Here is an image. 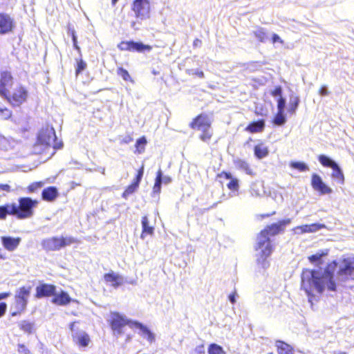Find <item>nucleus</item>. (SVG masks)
I'll return each instance as SVG.
<instances>
[{
	"label": "nucleus",
	"instance_id": "680f3d73",
	"mask_svg": "<svg viewBox=\"0 0 354 354\" xmlns=\"http://www.w3.org/2000/svg\"><path fill=\"white\" fill-rule=\"evenodd\" d=\"M276 200H277V203H281V202H282V201H283V197H282V196H281V195H279L278 196H277V199H276Z\"/></svg>",
	"mask_w": 354,
	"mask_h": 354
},
{
	"label": "nucleus",
	"instance_id": "cd10ccee",
	"mask_svg": "<svg viewBox=\"0 0 354 354\" xmlns=\"http://www.w3.org/2000/svg\"><path fill=\"white\" fill-rule=\"evenodd\" d=\"M76 64H75V75L78 76L81 73H82L87 67L86 62L83 60L82 56H80L79 58L76 59Z\"/></svg>",
	"mask_w": 354,
	"mask_h": 354
},
{
	"label": "nucleus",
	"instance_id": "423d86ee",
	"mask_svg": "<svg viewBox=\"0 0 354 354\" xmlns=\"http://www.w3.org/2000/svg\"><path fill=\"white\" fill-rule=\"evenodd\" d=\"M274 250V244L270 237L259 236L257 239V262L262 268L266 269L270 266L268 258Z\"/></svg>",
	"mask_w": 354,
	"mask_h": 354
},
{
	"label": "nucleus",
	"instance_id": "e433bc0d",
	"mask_svg": "<svg viewBox=\"0 0 354 354\" xmlns=\"http://www.w3.org/2000/svg\"><path fill=\"white\" fill-rule=\"evenodd\" d=\"M272 122L276 125H283L286 122V119L283 115V112L277 111V113L275 114L273 118Z\"/></svg>",
	"mask_w": 354,
	"mask_h": 354
},
{
	"label": "nucleus",
	"instance_id": "5fc2aeb1",
	"mask_svg": "<svg viewBox=\"0 0 354 354\" xmlns=\"http://www.w3.org/2000/svg\"><path fill=\"white\" fill-rule=\"evenodd\" d=\"M201 44H202L201 40L198 39V38H196L193 41V46L194 47H198V46H200L201 45Z\"/></svg>",
	"mask_w": 354,
	"mask_h": 354
},
{
	"label": "nucleus",
	"instance_id": "0e129e2a",
	"mask_svg": "<svg viewBox=\"0 0 354 354\" xmlns=\"http://www.w3.org/2000/svg\"><path fill=\"white\" fill-rule=\"evenodd\" d=\"M261 34L263 35H259V37H266V33L263 32V31H259V35Z\"/></svg>",
	"mask_w": 354,
	"mask_h": 354
},
{
	"label": "nucleus",
	"instance_id": "0eeeda50",
	"mask_svg": "<svg viewBox=\"0 0 354 354\" xmlns=\"http://www.w3.org/2000/svg\"><path fill=\"white\" fill-rule=\"evenodd\" d=\"M109 322L113 330V335L118 337L124 333L123 328L128 325L130 328H134L133 324L136 321L127 319L124 315L118 312H111Z\"/></svg>",
	"mask_w": 354,
	"mask_h": 354
},
{
	"label": "nucleus",
	"instance_id": "09e8293b",
	"mask_svg": "<svg viewBox=\"0 0 354 354\" xmlns=\"http://www.w3.org/2000/svg\"><path fill=\"white\" fill-rule=\"evenodd\" d=\"M272 42L273 44L277 43V42L280 43V44H283V41L277 34H273L272 35Z\"/></svg>",
	"mask_w": 354,
	"mask_h": 354
},
{
	"label": "nucleus",
	"instance_id": "338daca9",
	"mask_svg": "<svg viewBox=\"0 0 354 354\" xmlns=\"http://www.w3.org/2000/svg\"><path fill=\"white\" fill-rule=\"evenodd\" d=\"M118 0H111V4L113 6H115Z\"/></svg>",
	"mask_w": 354,
	"mask_h": 354
},
{
	"label": "nucleus",
	"instance_id": "c85d7f7f",
	"mask_svg": "<svg viewBox=\"0 0 354 354\" xmlns=\"http://www.w3.org/2000/svg\"><path fill=\"white\" fill-rule=\"evenodd\" d=\"M147 141L145 136H142L136 140L135 144L136 152L138 153H142L145 150Z\"/></svg>",
	"mask_w": 354,
	"mask_h": 354
},
{
	"label": "nucleus",
	"instance_id": "b1692460",
	"mask_svg": "<svg viewBox=\"0 0 354 354\" xmlns=\"http://www.w3.org/2000/svg\"><path fill=\"white\" fill-rule=\"evenodd\" d=\"M265 127V122L263 120L252 122L246 128V130L251 133H259L263 131Z\"/></svg>",
	"mask_w": 354,
	"mask_h": 354
},
{
	"label": "nucleus",
	"instance_id": "412c9836",
	"mask_svg": "<svg viewBox=\"0 0 354 354\" xmlns=\"http://www.w3.org/2000/svg\"><path fill=\"white\" fill-rule=\"evenodd\" d=\"M57 196L58 191L55 187H48L44 189L41 193L42 199L48 202L55 201Z\"/></svg>",
	"mask_w": 354,
	"mask_h": 354
},
{
	"label": "nucleus",
	"instance_id": "f704fd0d",
	"mask_svg": "<svg viewBox=\"0 0 354 354\" xmlns=\"http://www.w3.org/2000/svg\"><path fill=\"white\" fill-rule=\"evenodd\" d=\"M60 240L62 248L68 245H71V244L73 243H80V241L77 239L72 236H61Z\"/></svg>",
	"mask_w": 354,
	"mask_h": 354
},
{
	"label": "nucleus",
	"instance_id": "a19ab883",
	"mask_svg": "<svg viewBox=\"0 0 354 354\" xmlns=\"http://www.w3.org/2000/svg\"><path fill=\"white\" fill-rule=\"evenodd\" d=\"M290 167L299 171H305L308 170V167L306 163L303 162H290Z\"/></svg>",
	"mask_w": 354,
	"mask_h": 354
},
{
	"label": "nucleus",
	"instance_id": "49530a36",
	"mask_svg": "<svg viewBox=\"0 0 354 354\" xmlns=\"http://www.w3.org/2000/svg\"><path fill=\"white\" fill-rule=\"evenodd\" d=\"M270 94L273 97H276V96L281 97V94H282V88H281V86H275V88L271 91Z\"/></svg>",
	"mask_w": 354,
	"mask_h": 354
},
{
	"label": "nucleus",
	"instance_id": "13d9d810",
	"mask_svg": "<svg viewBox=\"0 0 354 354\" xmlns=\"http://www.w3.org/2000/svg\"><path fill=\"white\" fill-rule=\"evenodd\" d=\"M71 37H72V39H73V43H77V37H76V35H75V32L74 30L71 31Z\"/></svg>",
	"mask_w": 354,
	"mask_h": 354
},
{
	"label": "nucleus",
	"instance_id": "72a5a7b5",
	"mask_svg": "<svg viewBox=\"0 0 354 354\" xmlns=\"http://www.w3.org/2000/svg\"><path fill=\"white\" fill-rule=\"evenodd\" d=\"M299 104V98L297 96H293L289 102L288 111L291 114L295 113Z\"/></svg>",
	"mask_w": 354,
	"mask_h": 354
},
{
	"label": "nucleus",
	"instance_id": "7c9ffc66",
	"mask_svg": "<svg viewBox=\"0 0 354 354\" xmlns=\"http://www.w3.org/2000/svg\"><path fill=\"white\" fill-rule=\"evenodd\" d=\"M117 74L120 76L122 80L125 82H131L133 83V80L131 78L129 73L128 72L127 70H126L125 68H122V67H118L117 68Z\"/></svg>",
	"mask_w": 354,
	"mask_h": 354
},
{
	"label": "nucleus",
	"instance_id": "7ed1b4c3",
	"mask_svg": "<svg viewBox=\"0 0 354 354\" xmlns=\"http://www.w3.org/2000/svg\"><path fill=\"white\" fill-rule=\"evenodd\" d=\"M62 146V142L57 140L54 129L46 126L41 128L37 134V141L34 145V152L49 158Z\"/></svg>",
	"mask_w": 354,
	"mask_h": 354
},
{
	"label": "nucleus",
	"instance_id": "473e14b6",
	"mask_svg": "<svg viewBox=\"0 0 354 354\" xmlns=\"http://www.w3.org/2000/svg\"><path fill=\"white\" fill-rule=\"evenodd\" d=\"M141 178H136L135 182H133L131 185H129L127 189L123 193V197L127 198L129 195L135 192V190L138 187L140 180Z\"/></svg>",
	"mask_w": 354,
	"mask_h": 354
},
{
	"label": "nucleus",
	"instance_id": "37998d69",
	"mask_svg": "<svg viewBox=\"0 0 354 354\" xmlns=\"http://www.w3.org/2000/svg\"><path fill=\"white\" fill-rule=\"evenodd\" d=\"M43 183L41 182H36L30 185H29L27 188L28 193H33L37 192L38 189H39L43 186Z\"/></svg>",
	"mask_w": 354,
	"mask_h": 354
},
{
	"label": "nucleus",
	"instance_id": "f257e3e1",
	"mask_svg": "<svg viewBox=\"0 0 354 354\" xmlns=\"http://www.w3.org/2000/svg\"><path fill=\"white\" fill-rule=\"evenodd\" d=\"M335 268H337V279L339 282L354 280V257H347L337 263L329 264L322 270H305L301 274V288L308 295L314 292H322L325 290L335 291L336 283L333 275Z\"/></svg>",
	"mask_w": 354,
	"mask_h": 354
},
{
	"label": "nucleus",
	"instance_id": "774afa93",
	"mask_svg": "<svg viewBox=\"0 0 354 354\" xmlns=\"http://www.w3.org/2000/svg\"><path fill=\"white\" fill-rule=\"evenodd\" d=\"M142 176V171H139L136 177H141Z\"/></svg>",
	"mask_w": 354,
	"mask_h": 354
},
{
	"label": "nucleus",
	"instance_id": "c03bdc74",
	"mask_svg": "<svg viewBox=\"0 0 354 354\" xmlns=\"http://www.w3.org/2000/svg\"><path fill=\"white\" fill-rule=\"evenodd\" d=\"M286 106V100L280 97L277 100V111L284 112Z\"/></svg>",
	"mask_w": 354,
	"mask_h": 354
},
{
	"label": "nucleus",
	"instance_id": "4be33fe9",
	"mask_svg": "<svg viewBox=\"0 0 354 354\" xmlns=\"http://www.w3.org/2000/svg\"><path fill=\"white\" fill-rule=\"evenodd\" d=\"M71 301V299L68 293L62 291L60 294H55V297L53 299L52 302L59 306H65L70 303Z\"/></svg>",
	"mask_w": 354,
	"mask_h": 354
},
{
	"label": "nucleus",
	"instance_id": "20e7f679",
	"mask_svg": "<svg viewBox=\"0 0 354 354\" xmlns=\"http://www.w3.org/2000/svg\"><path fill=\"white\" fill-rule=\"evenodd\" d=\"M189 127L193 130L201 131L199 138L204 142H209L213 136L211 129L212 120L205 113L195 116L189 124Z\"/></svg>",
	"mask_w": 354,
	"mask_h": 354
},
{
	"label": "nucleus",
	"instance_id": "a878e982",
	"mask_svg": "<svg viewBox=\"0 0 354 354\" xmlns=\"http://www.w3.org/2000/svg\"><path fill=\"white\" fill-rule=\"evenodd\" d=\"M152 47L150 45L144 44L142 42L132 41L131 52L142 53L150 51Z\"/></svg>",
	"mask_w": 354,
	"mask_h": 354
},
{
	"label": "nucleus",
	"instance_id": "864d4df0",
	"mask_svg": "<svg viewBox=\"0 0 354 354\" xmlns=\"http://www.w3.org/2000/svg\"><path fill=\"white\" fill-rule=\"evenodd\" d=\"M19 352L24 353V354H27L28 350L26 349L24 345H19Z\"/></svg>",
	"mask_w": 354,
	"mask_h": 354
},
{
	"label": "nucleus",
	"instance_id": "2eb2a0df",
	"mask_svg": "<svg viewBox=\"0 0 354 354\" xmlns=\"http://www.w3.org/2000/svg\"><path fill=\"white\" fill-rule=\"evenodd\" d=\"M55 286L43 283L36 288V297L41 298L55 295Z\"/></svg>",
	"mask_w": 354,
	"mask_h": 354
},
{
	"label": "nucleus",
	"instance_id": "bf43d9fd",
	"mask_svg": "<svg viewBox=\"0 0 354 354\" xmlns=\"http://www.w3.org/2000/svg\"><path fill=\"white\" fill-rule=\"evenodd\" d=\"M229 300L232 304H234L236 301V294H232L229 296Z\"/></svg>",
	"mask_w": 354,
	"mask_h": 354
},
{
	"label": "nucleus",
	"instance_id": "f8f14e48",
	"mask_svg": "<svg viewBox=\"0 0 354 354\" xmlns=\"http://www.w3.org/2000/svg\"><path fill=\"white\" fill-rule=\"evenodd\" d=\"M15 22L13 19L6 13L0 12V34L5 35L13 30Z\"/></svg>",
	"mask_w": 354,
	"mask_h": 354
},
{
	"label": "nucleus",
	"instance_id": "4468645a",
	"mask_svg": "<svg viewBox=\"0 0 354 354\" xmlns=\"http://www.w3.org/2000/svg\"><path fill=\"white\" fill-rule=\"evenodd\" d=\"M324 227L325 225L324 224L313 223L310 225L297 226L292 230L296 234H302L305 233H314Z\"/></svg>",
	"mask_w": 354,
	"mask_h": 354
},
{
	"label": "nucleus",
	"instance_id": "9b49d317",
	"mask_svg": "<svg viewBox=\"0 0 354 354\" xmlns=\"http://www.w3.org/2000/svg\"><path fill=\"white\" fill-rule=\"evenodd\" d=\"M318 160L323 166L333 169L332 177H343V174L337 164L330 158L322 154L318 156Z\"/></svg>",
	"mask_w": 354,
	"mask_h": 354
},
{
	"label": "nucleus",
	"instance_id": "8fccbe9b",
	"mask_svg": "<svg viewBox=\"0 0 354 354\" xmlns=\"http://www.w3.org/2000/svg\"><path fill=\"white\" fill-rule=\"evenodd\" d=\"M6 309H7L6 304L4 302L0 303V317H2L5 314Z\"/></svg>",
	"mask_w": 354,
	"mask_h": 354
},
{
	"label": "nucleus",
	"instance_id": "3c124183",
	"mask_svg": "<svg viewBox=\"0 0 354 354\" xmlns=\"http://www.w3.org/2000/svg\"><path fill=\"white\" fill-rule=\"evenodd\" d=\"M319 93L322 95V96H325V95H328V91L326 88V87L325 86H322V87H320V88L319 89Z\"/></svg>",
	"mask_w": 354,
	"mask_h": 354
},
{
	"label": "nucleus",
	"instance_id": "a18cd8bd",
	"mask_svg": "<svg viewBox=\"0 0 354 354\" xmlns=\"http://www.w3.org/2000/svg\"><path fill=\"white\" fill-rule=\"evenodd\" d=\"M232 180L227 184L229 189L231 191H236L238 189V181L236 178H232Z\"/></svg>",
	"mask_w": 354,
	"mask_h": 354
},
{
	"label": "nucleus",
	"instance_id": "ea45409f",
	"mask_svg": "<svg viewBox=\"0 0 354 354\" xmlns=\"http://www.w3.org/2000/svg\"><path fill=\"white\" fill-rule=\"evenodd\" d=\"M133 41H122L118 44V48L122 51L131 52Z\"/></svg>",
	"mask_w": 354,
	"mask_h": 354
},
{
	"label": "nucleus",
	"instance_id": "052dcab7",
	"mask_svg": "<svg viewBox=\"0 0 354 354\" xmlns=\"http://www.w3.org/2000/svg\"><path fill=\"white\" fill-rule=\"evenodd\" d=\"M9 295V292L0 293V300L7 298Z\"/></svg>",
	"mask_w": 354,
	"mask_h": 354
},
{
	"label": "nucleus",
	"instance_id": "5701e85b",
	"mask_svg": "<svg viewBox=\"0 0 354 354\" xmlns=\"http://www.w3.org/2000/svg\"><path fill=\"white\" fill-rule=\"evenodd\" d=\"M142 232L140 236L142 239H144L145 235L147 234L150 236H152L153 234L154 227L149 225V220L147 216H143L142 218Z\"/></svg>",
	"mask_w": 354,
	"mask_h": 354
},
{
	"label": "nucleus",
	"instance_id": "dca6fc26",
	"mask_svg": "<svg viewBox=\"0 0 354 354\" xmlns=\"http://www.w3.org/2000/svg\"><path fill=\"white\" fill-rule=\"evenodd\" d=\"M104 279L106 283H109L115 288H117L124 283V277L114 272L105 274Z\"/></svg>",
	"mask_w": 354,
	"mask_h": 354
},
{
	"label": "nucleus",
	"instance_id": "a211bd4d",
	"mask_svg": "<svg viewBox=\"0 0 354 354\" xmlns=\"http://www.w3.org/2000/svg\"><path fill=\"white\" fill-rule=\"evenodd\" d=\"M133 324L134 325V328L139 329V334L144 338H146L149 342L152 343L155 341V335L146 326L137 321Z\"/></svg>",
	"mask_w": 354,
	"mask_h": 354
},
{
	"label": "nucleus",
	"instance_id": "ddd939ff",
	"mask_svg": "<svg viewBox=\"0 0 354 354\" xmlns=\"http://www.w3.org/2000/svg\"><path fill=\"white\" fill-rule=\"evenodd\" d=\"M41 246L46 251H57L62 249L60 237L52 236L44 239Z\"/></svg>",
	"mask_w": 354,
	"mask_h": 354
},
{
	"label": "nucleus",
	"instance_id": "69168bd1",
	"mask_svg": "<svg viewBox=\"0 0 354 354\" xmlns=\"http://www.w3.org/2000/svg\"><path fill=\"white\" fill-rule=\"evenodd\" d=\"M131 335H128L127 336L126 342H129L131 340Z\"/></svg>",
	"mask_w": 354,
	"mask_h": 354
},
{
	"label": "nucleus",
	"instance_id": "de8ad7c7",
	"mask_svg": "<svg viewBox=\"0 0 354 354\" xmlns=\"http://www.w3.org/2000/svg\"><path fill=\"white\" fill-rule=\"evenodd\" d=\"M192 354H205V346L203 344L197 346Z\"/></svg>",
	"mask_w": 354,
	"mask_h": 354
},
{
	"label": "nucleus",
	"instance_id": "603ef678",
	"mask_svg": "<svg viewBox=\"0 0 354 354\" xmlns=\"http://www.w3.org/2000/svg\"><path fill=\"white\" fill-rule=\"evenodd\" d=\"M189 74L195 75L200 78L204 77V73L202 71L196 70L194 72L189 73Z\"/></svg>",
	"mask_w": 354,
	"mask_h": 354
},
{
	"label": "nucleus",
	"instance_id": "4d7b16f0",
	"mask_svg": "<svg viewBox=\"0 0 354 354\" xmlns=\"http://www.w3.org/2000/svg\"><path fill=\"white\" fill-rule=\"evenodd\" d=\"M73 47L77 51V53H79L80 56L82 55V52H81V49H80V47L79 46L77 42V43H73Z\"/></svg>",
	"mask_w": 354,
	"mask_h": 354
},
{
	"label": "nucleus",
	"instance_id": "2f4dec72",
	"mask_svg": "<svg viewBox=\"0 0 354 354\" xmlns=\"http://www.w3.org/2000/svg\"><path fill=\"white\" fill-rule=\"evenodd\" d=\"M171 178H156L154 186L153 188V194H158L160 192V187L162 183L167 184L170 183Z\"/></svg>",
	"mask_w": 354,
	"mask_h": 354
},
{
	"label": "nucleus",
	"instance_id": "6e6d98bb",
	"mask_svg": "<svg viewBox=\"0 0 354 354\" xmlns=\"http://www.w3.org/2000/svg\"><path fill=\"white\" fill-rule=\"evenodd\" d=\"M0 189L1 190H3V191H6V192H9L10 191V186L8 185H3V184H1L0 185Z\"/></svg>",
	"mask_w": 354,
	"mask_h": 354
},
{
	"label": "nucleus",
	"instance_id": "f3484780",
	"mask_svg": "<svg viewBox=\"0 0 354 354\" xmlns=\"http://www.w3.org/2000/svg\"><path fill=\"white\" fill-rule=\"evenodd\" d=\"M21 238L11 237V236H2L1 243L4 248L10 252L15 250L21 243Z\"/></svg>",
	"mask_w": 354,
	"mask_h": 354
},
{
	"label": "nucleus",
	"instance_id": "9d476101",
	"mask_svg": "<svg viewBox=\"0 0 354 354\" xmlns=\"http://www.w3.org/2000/svg\"><path fill=\"white\" fill-rule=\"evenodd\" d=\"M291 222L290 218L285 219L280 221L277 223H273L270 225H268L263 230H262L260 233V236L270 237L275 236L279 234L281 231L283 230V227L290 224Z\"/></svg>",
	"mask_w": 354,
	"mask_h": 354
},
{
	"label": "nucleus",
	"instance_id": "c756f323",
	"mask_svg": "<svg viewBox=\"0 0 354 354\" xmlns=\"http://www.w3.org/2000/svg\"><path fill=\"white\" fill-rule=\"evenodd\" d=\"M279 354H293V351L290 345L282 342L277 343Z\"/></svg>",
	"mask_w": 354,
	"mask_h": 354
},
{
	"label": "nucleus",
	"instance_id": "bb28decb",
	"mask_svg": "<svg viewBox=\"0 0 354 354\" xmlns=\"http://www.w3.org/2000/svg\"><path fill=\"white\" fill-rule=\"evenodd\" d=\"M13 209L12 203L0 206V219H5L7 215L13 216Z\"/></svg>",
	"mask_w": 354,
	"mask_h": 354
},
{
	"label": "nucleus",
	"instance_id": "39448f33",
	"mask_svg": "<svg viewBox=\"0 0 354 354\" xmlns=\"http://www.w3.org/2000/svg\"><path fill=\"white\" fill-rule=\"evenodd\" d=\"M39 202L29 197H21L18 199V203H13V216L19 220L30 218L34 215V209Z\"/></svg>",
	"mask_w": 354,
	"mask_h": 354
},
{
	"label": "nucleus",
	"instance_id": "1a4fd4ad",
	"mask_svg": "<svg viewBox=\"0 0 354 354\" xmlns=\"http://www.w3.org/2000/svg\"><path fill=\"white\" fill-rule=\"evenodd\" d=\"M131 10L133 12L136 18L145 20L150 17V0H133Z\"/></svg>",
	"mask_w": 354,
	"mask_h": 354
},
{
	"label": "nucleus",
	"instance_id": "e2e57ef3",
	"mask_svg": "<svg viewBox=\"0 0 354 354\" xmlns=\"http://www.w3.org/2000/svg\"><path fill=\"white\" fill-rule=\"evenodd\" d=\"M261 34L263 35H259V37H266V33L263 32V31H259V35Z\"/></svg>",
	"mask_w": 354,
	"mask_h": 354
},
{
	"label": "nucleus",
	"instance_id": "aec40b11",
	"mask_svg": "<svg viewBox=\"0 0 354 354\" xmlns=\"http://www.w3.org/2000/svg\"><path fill=\"white\" fill-rule=\"evenodd\" d=\"M312 186L322 194H330L332 192V189L326 185L322 178H312Z\"/></svg>",
	"mask_w": 354,
	"mask_h": 354
},
{
	"label": "nucleus",
	"instance_id": "6ab92c4d",
	"mask_svg": "<svg viewBox=\"0 0 354 354\" xmlns=\"http://www.w3.org/2000/svg\"><path fill=\"white\" fill-rule=\"evenodd\" d=\"M73 340L80 346L86 347L88 346L90 342L89 335L83 330L76 332L73 335Z\"/></svg>",
	"mask_w": 354,
	"mask_h": 354
},
{
	"label": "nucleus",
	"instance_id": "4c0bfd02",
	"mask_svg": "<svg viewBox=\"0 0 354 354\" xmlns=\"http://www.w3.org/2000/svg\"><path fill=\"white\" fill-rule=\"evenodd\" d=\"M328 254V250H321L308 257L311 263L318 262L322 257Z\"/></svg>",
	"mask_w": 354,
	"mask_h": 354
},
{
	"label": "nucleus",
	"instance_id": "f03ea898",
	"mask_svg": "<svg viewBox=\"0 0 354 354\" xmlns=\"http://www.w3.org/2000/svg\"><path fill=\"white\" fill-rule=\"evenodd\" d=\"M14 84L15 80L11 71H0V95L12 106H19L26 101L28 91L21 84L13 87Z\"/></svg>",
	"mask_w": 354,
	"mask_h": 354
},
{
	"label": "nucleus",
	"instance_id": "58836bf2",
	"mask_svg": "<svg viewBox=\"0 0 354 354\" xmlns=\"http://www.w3.org/2000/svg\"><path fill=\"white\" fill-rule=\"evenodd\" d=\"M20 328L27 333H31L33 329V324L28 321H22L19 324Z\"/></svg>",
	"mask_w": 354,
	"mask_h": 354
},
{
	"label": "nucleus",
	"instance_id": "c9c22d12",
	"mask_svg": "<svg viewBox=\"0 0 354 354\" xmlns=\"http://www.w3.org/2000/svg\"><path fill=\"white\" fill-rule=\"evenodd\" d=\"M208 354H225V351L221 346L211 344L208 348Z\"/></svg>",
	"mask_w": 354,
	"mask_h": 354
},
{
	"label": "nucleus",
	"instance_id": "393cba45",
	"mask_svg": "<svg viewBox=\"0 0 354 354\" xmlns=\"http://www.w3.org/2000/svg\"><path fill=\"white\" fill-rule=\"evenodd\" d=\"M254 155L257 158L261 159L266 157L269 153L268 147L265 146L263 143H259L255 145L254 148Z\"/></svg>",
	"mask_w": 354,
	"mask_h": 354
},
{
	"label": "nucleus",
	"instance_id": "6e6552de",
	"mask_svg": "<svg viewBox=\"0 0 354 354\" xmlns=\"http://www.w3.org/2000/svg\"><path fill=\"white\" fill-rule=\"evenodd\" d=\"M31 287H21L16 291L15 301L11 307L12 316H16L23 312L27 306Z\"/></svg>",
	"mask_w": 354,
	"mask_h": 354
},
{
	"label": "nucleus",
	"instance_id": "79ce46f5",
	"mask_svg": "<svg viewBox=\"0 0 354 354\" xmlns=\"http://www.w3.org/2000/svg\"><path fill=\"white\" fill-rule=\"evenodd\" d=\"M12 111L5 106H0V119L8 120L12 117Z\"/></svg>",
	"mask_w": 354,
	"mask_h": 354
}]
</instances>
